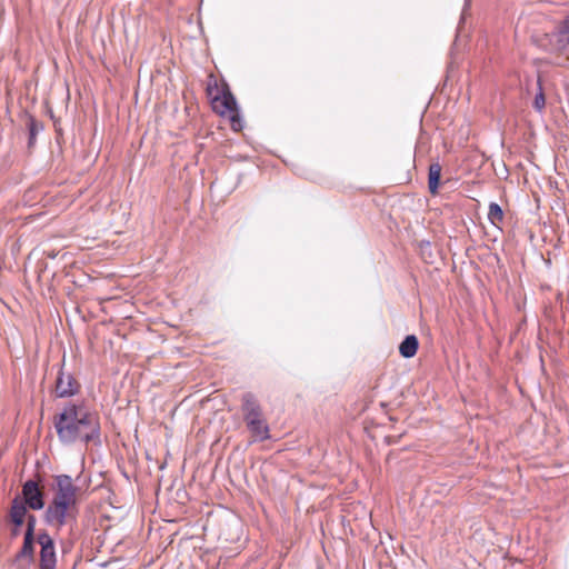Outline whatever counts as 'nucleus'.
<instances>
[{
	"instance_id": "nucleus-1",
	"label": "nucleus",
	"mask_w": 569,
	"mask_h": 569,
	"mask_svg": "<svg viewBox=\"0 0 569 569\" xmlns=\"http://www.w3.org/2000/svg\"><path fill=\"white\" fill-rule=\"evenodd\" d=\"M53 425L62 445L70 446L76 442L92 443L96 447L102 445L99 415L88 410L81 403L68 402L56 416Z\"/></svg>"
},
{
	"instance_id": "nucleus-2",
	"label": "nucleus",
	"mask_w": 569,
	"mask_h": 569,
	"mask_svg": "<svg viewBox=\"0 0 569 569\" xmlns=\"http://www.w3.org/2000/svg\"><path fill=\"white\" fill-rule=\"evenodd\" d=\"M240 401L242 419L253 441L269 440L271 436L268 419L257 396L247 391L241 395Z\"/></svg>"
},
{
	"instance_id": "nucleus-3",
	"label": "nucleus",
	"mask_w": 569,
	"mask_h": 569,
	"mask_svg": "<svg viewBox=\"0 0 569 569\" xmlns=\"http://www.w3.org/2000/svg\"><path fill=\"white\" fill-rule=\"evenodd\" d=\"M79 515L78 505L50 501L43 512V521L58 529L77 525Z\"/></svg>"
},
{
	"instance_id": "nucleus-4",
	"label": "nucleus",
	"mask_w": 569,
	"mask_h": 569,
	"mask_svg": "<svg viewBox=\"0 0 569 569\" xmlns=\"http://www.w3.org/2000/svg\"><path fill=\"white\" fill-rule=\"evenodd\" d=\"M78 490L71 476L56 475L53 477V496L50 501L78 505Z\"/></svg>"
},
{
	"instance_id": "nucleus-5",
	"label": "nucleus",
	"mask_w": 569,
	"mask_h": 569,
	"mask_svg": "<svg viewBox=\"0 0 569 569\" xmlns=\"http://www.w3.org/2000/svg\"><path fill=\"white\" fill-rule=\"evenodd\" d=\"M37 541L41 547L39 569H56L57 556L54 541L51 536L46 530H43L38 533Z\"/></svg>"
},
{
	"instance_id": "nucleus-6",
	"label": "nucleus",
	"mask_w": 569,
	"mask_h": 569,
	"mask_svg": "<svg viewBox=\"0 0 569 569\" xmlns=\"http://www.w3.org/2000/svg\"><path fill=\"white\" fill-rule=\"evenodd\" d=\"M20 498L31 510H42L46 507L44 492L36 480H27L21 488Z\"/></svg>"
},
{
	"instance_id": "nucleus-7",
	"label": "nucleus",
	"mask_w": 569,
	"mask_h": 569,
	"mask_svg": "<svg viewBox=\"0 0 569 569\" xmlns=\"http://www.w3.org/2000/svg\"><path fill=\"white\" fill-rule=\"evenodd\" d=\"M64 360L66 359L63 358L56 380V393L58 398L72 397L77 395L80 389V385L78 383L73 375L70 372H66L63 370Z\"/></svg>"
},
{
	"instance_id": "nucleus-8",
	"label": "nucleus",
	"mask_w": 569,
	"mask_h": 569,
	"mask_svg": "<svg viewBox=\"0 0 569 569\" xmlns=\"http://www.w3.org/2000/svg\"><path fill=\"white\" fill-rule=\"evenodd\" d=\"M28 509V505L20 498V496H16L11 500L9 518L16 527L12 535H18L19 528L23 525L26 517L29 515Z\"/></svg>"
},
{
	"instance_id": "nucleus-9",
	"label": "nucleus",
	"mask_w": 569,
	"mask_h": 569,
	"mask_svg": "<svg viewBox=\"0 0 569 569\" xmlns=\"http://www.w3.org/2000/svg\"><path fill=\"white\" fill-rule=\"evenodd\" d=\"M556 49L563 50L569 46V16L562 20L551 33Z\"/></svg>"
},
{
	"instance_id": "nucleus-10",
	"label": "nucleus",
	"mask_w": 569,
	"mask_h": 569,
	"mask_svg": "<svg viewBox=\"0 0 569 569\" xmlns=\"http://www.w3.org/2000/svg\"><path fill=\"white\" fill-rule=\"evenodd\" d=\"M213 109L221 116L227 111L237 110V101L233 94L228 90L222 92V97H214L212 100Z\"/></svg>"
},
{
	"instance_id": "nucleus-11",
	"label": "nucleus",
	"mask_w": 569,
	"mask_h": 569,
	"mask_svg": "<svg viewBox=\"0 0 569 569\" xmlns=\"http://www.w3.org/2000/svg\"><path fill=\"white\" fill-rule=\"evenodd\" d=\"M419 341L415 335L407 336L399 346V352L403 358H412L418 350Z\"/></svg>"
},
{
	"instance_id": "nucleus-12",
	"label": "nucleus",
	"mask_w": 569,
	"mask_h": 569,
	"mask_svg": "<svg viewBox=\"0 0 569 569\" xmlns=\"http://www.w3.org/2000/svg\"><path fill=\"white\" fill-rule=\"evenodd\" d=\"M441 178V166L438 162L431 163L429 166L428 173V188L431 194H436L438 192V188L440 184Z\"/></svg>"
},
{
	"instance_id": "nucleus-13",
	"label": "nucleus",
	"mask_w": 569,
	"mask_h": 569,
	"mask_svg": "<svg viewBox=\"0 0 569 569\" xmlns=\"http://www.w3.org/2000/svg\"><path fill=\"white\" fill-rule=\"evenodd\" d=\"M33 543H34V537L24 536L23 543H22L20 551L17 555V559L27 558L29 560H32L33 555H34Z\"/></svg>"
},
{
	"instance_id": "nucleus-14",
	"label": "nucleus",
	"mask_w": 569,
	"mask_h": 569,
	"mask_svg": "<svg viewBox=\"0 0 569 569\" xmlns=\"http://www.w3.org/2000/svg\"><path fill=\"white\" fill-rule=\"evenodd\" d=\"M29 141L28 147L31 148L36 143L37 134L43 130V124L37 121L33 117L28 120Z\"/></svg>"
},
{
	"instance_id": "nucleus-15",
	"label": "nucleus",
	"mask_w": 569,
	"mask_h": 569,
	"mask_svg": "<svg viewBox=\"0 0 569 569\" xmlns=\"http://www.w3.org/2000/svg\"><path fill=\"white\" fill-rule=\"evenodd\" d=\"M488 219L491 222V224L496 227L498 226L499 222H502L503 211L498 203L491 202L489 204Z\"/></svg>"
},
{
	"instance_id": "nucleus-16",
	"label": "nucleus",
	"mask_w": 569,
	"mask_h": 569,
	"mask_svg": "<svg viewBox=\"0 0 569 569\" xmlns=\"http://www.w3.org/2000/svg\"><path fill=\"white\" fill-rule=\"evenodd\" d=\"M537 84H538V91H537V93L535 96L533 108L538 112H541L545 109L546 99H545V93H543L540 80L537 81Z\"/></svg>"
},
{
	"instance_id": "nucleus-17",
	"label": "nucleus",
	"mask_w": 569,
	"mask_h": 569,
	"mask_svg": "<svg viewBox=\"0 0 569 569\" xmlns=\"http://www.w3.org/2000/svg\"><path fill=\"white\" fill-rule=\"evenodd\" d=\"M26 531L24 536H32L34 537V530L37 525V518L34 515L30 513L26 517Z\"/></svg>"
},
{
	"instance_id": "nucleus-18",
	"label": "nucleus",
	"mask_w": 569,
	"mask_h": 569,
	"mask_svg": "<svg viewBox=\"0 0 569 569\" xmlns=\"http://www.w3.org/2000/svg\"><path fill=\"white\" fill-rule=\"evenodd\" d=\"M231 123H232V128L234 130H240L242 129V121L240 119V117L238 114H234L231 117Z\"/></svg>"
},
{
	"instance_id": "nucleus-19",
	"label": "nucleus",
	"mask_w": 569,
	"mask_h": 569,
	"mask_svg": "<svg viewBox=\"0 0 569 569\" xmlns=\"http://www.w3.org/2000/svg\"><path fill=\"white\" fill-rule=\"evenodd\" d=\"M47 256L50 258V259H54L57 257V253L54 251H49L47 252Z\"/></svg>"
}]
</instances>
